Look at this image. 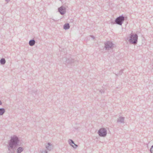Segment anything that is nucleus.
I'll return each instance as SVG.
<instances>
[{"instance_id": "15", "label": "nucleus", "mask_w": 153, "mask_h": 153, "mask_svg": "<svg viewBox=\"0 0 153 153\" xmlns=\"http://www.w3.org/2000/svg\"><path fill=\"white\" fill-rule=\"evenodd\" d=\"M69 144L72 146L74 144V142L71 139H70L68 140Z\"/></svg>"}, {"instance_id": "10", "label": "nucleus", "mask_w": 153, "mask_h": 153, "mask_svg": "<svg viewBox=\"0 0 153 153\" xmlns=\"http://www.w3.org/2000/svg\"><path fill=\"white\" fill-rule=\"evenodd\" d=\"M36 43V41L33 39L30 40L29 42V44L30 46H33Z\"/></svg>"}, {"instance_id": "7", "label": "nucleus", "mask_w": 153, "mask_h": 153, "mask_svg": "<svg viewBox=\"0 0 153 153\" xmlns=\"http://www.w3.org/2000/svg\"><path fill=\"white\" fill-rule=\"evenodd\" d=\"M58 11L61 15H63L66 13V8L63 6L58 8Z\"/></svg>"}, {"instance_id": "19", "label": "nucleus", "mask_w": 153, "mask_h": 153, "mask_svg": "<svg viewBox=\"0 0 153 153\" xmlns=\"http://www.w3.org/2000/svg\"><path fill=\"white\" fill-rule=\"evenodd\" d=\"M41 153H48V152L46 150H42L41 152Z\"/></svg>"}, {"instance_id": "17", "label": "nucleus", "mask_w": 153, "mask_h": 153, "mask_svg": "<svg viewBox=\"0 0 153 153\" xmlns=\"http://www.w3.org/2000/svg\"><path fill=\"white\" fill-rule=\"evenodd\" d=\"M72 146L73 148L76 149L78 147V145L74 143V144L73 146Z\"/></svg>"}, {"instance_id": "18", "label": "nucleus", "mask_w": 153, "mask_h": 153, "mask_svg": "<svg viewBox=\"0 0 153 153\" xmlns=\"http://www.w3.org/2000/svg\"><path fill=\"white\" fill-rule=\"evenodd\" d=\"M150 151L151 153H153V145L151 147Z\"/></svg>"}, {"instance_id": "11", "label": "nucleus", "mask_w": 153, "mask_h": 153, "mask_svg": "<svg viewBox=\"0 0 153 153\" xmlns=\"http://www.w3.org/2000/svg\"><path fill=\"white\" fill-rule=\"evenodd\" d=\"M70 27L69 24L68 23H65L63 26V28L65 30L68 29Z\"/></svg>"}, {"instance_id": "1", "label": "nucleus", "mask_w": 153, "mask_h": 153, "mask_svg": "<svg viewBox=\"0 0 153 153\" xmlns=\"http://www.w3.org/2000/svg\"><path fill=\"white\" fill-rule=\"evenodd\" d=\"M19 142V139L17 136L15 135L11 136L7 146L8 149L7 153H14L17 146H20Z\"/></svg>"}, {"instance_id": "20", "label": "nucleus", "mask_w": 153, "mask_h": 153, "mask_svg": "<svg viewBox=\"0 0 153 153\" xmlns=\"http://www.w3.org/2000/svg\"><path fill=\"white\" fill-rule=\"evenodd\" d=\"M100 91L102 94V93H104L105 92L103 90H100Z\"/></svg>"}, {"instance_id": "24", "label": "nucleus", "mask_w": 153, "mask_h": 153, "mask_svg": "<svg viewBox=\"0 0 153 153\" xmlns=\"http://www.w3.org/2000/svg\"><path fill=\"white\" fill-rule=\"evenodd\" d=\"M91 37L93 38H94V37L93 36H91Z\"/></svg>"}, {"instance_id": "14", "label": "nucleus", "mask_w": 153, "mask_h": 153, "mask_svg": "<svg viewBox=\"0 0 153 153\" xmlns=\"http://www.w3.org/2000/svg\"><path fill=\"white\" fill-rule=\"evenodd\" d=\"M0 63L2 65H4L6 63V60L4 58H1L0 60Z\"/></svg>"}, {"instance_id": "9", "label": "nucleus", "mask_w": 153, "mask_h": 153, "mask_svg": "<svg viewBox=\"0 0 153 153\" xmlns=\"http://www.w3.org/2000/svg\"><path fill=\"white\" fill-rule=\"evenodd\" d=\"M52 145L50 143H48L46 146V147L48 150L51 151L53 149Z\"/></svg>"}, {"instance_id": "21", "label": "nucleus", "mask_w": 153, "mask_h": 153, "mask_svg": "<svg viewBox=\"0 0 153 153\" xmlns=\"http://www.w3.org/2000/svg\"><path fill=\"white\" fill-rule=\"evenodd\" d=\"M111 23L112 24H116L115 22V21H114V22L111 21Z\"/></svg>"}, {"instance_id": "23", "label": "nucleus", "mask_w": 153, "mask_h": 153, "mask_svg": "<svg viewBox=\"0 0 153 153\" xmlns=\"http://www.w3.org/2000/svg\"><path fill=\"white\" fill-rule=\"evenodd\" d=\"M10 0H5V1L7 2L8 3Z\"/></svg>"}, {"instance_id": "6", "label": "nucleus", "mask_w": 153, "mask_h": 153, "mask_svg": "<svg viewBox=\"0 0 153 153\" xmlns=\"http://www.w3.org/2000/svg\"><path fill=\"white\" fill-rule=\"evenodd\" d=\"M65 59V63L67 65H72L74 63L77 64L78 63V61L73 59L71 57L67 58H66Z\"/></svg>"}, {"instance_id": "16", "label": "nucleus", "mask_w": 153, "mask_h": 153, "mask_svg": "<svg viewBox=\"0 0 153 153\" xmlns=\"http://www.w3.org/2000/svg\"><path fill=\"white\" fill-rule=\"evenodd\" d=\"M123 69L121 70L119 72V73L118 74H115L117 76H118L121 75L123 73Z\"/></svg>"}, {"instance_id": "3", "label": "nucleus", "mask_w": 153, "mask_h": 153, "mask_svg": "<svg viewBox=\"0 0 153 153\" xmlns=\"http://www.w3.org/2000/svg\"><path fill=\"white\" fill-rule=\"evenodd\" d=\"M124 20V17L123 15H122L115 19V22L116 24L121 25Z\"/></svg>"}, {"instance_id": "8", "label": "nucleus", "mask_w": 153, "mask_h": 153, "mask_svg": "<svg viewBox=\"0 0 153 153\" xmlns=\"http://www.w3.org/2000/svg\"><path fill=\"white\" fill-rule=\"evenodd\" d=\"M125 117L121 116L119 117V118L117 119V122L120 123H124Z\"/></svg>"}, {"instance_id": "13", "label": "nucleus", "mask_w": 153, "mask_h": 153, "mask_svg": "<svg viewBox=\"0 0 153 153\" xmlns=\"http://www.w3.org/2000/svg\"><path fill=\"white\" fill-rule=\"evenodd\" d=\"M5 109L4 108H0V115H3L5 112Z\"/></svg>"}, {"instance_id": "22", "label": "nucleus", "mask_w": 153, "mask_h": 153, "mask_svg": "<svg viewBox=\"0 0 153 153\" xmlns=\"http://www.w3.org/2000/svg\"><path fill=\"white\" fill-rule=\"evenodd\" d=\"M2 102H1V101L0 100V105H2Z\"/></svg>"}, {"instance_id": "4", "label": "nucleus", "mask_w": 153, "mask_h": 153, "mask_svg": "<svg viewBox=\"0 0 153 153\" xmlns=\"http://www.w3.org/2000/svg\"><path fill=\"white\" fill-rule=\"evenodd\" d=\"M105 48L106 50L112 49L114 47V44L111 42L107 41L104 43Z\"/></svg>"}, {"instance_id": "2", "label": "nucleus", "mask_w": 153, "mask_h": 153, "mask_svg": "<svg viewBox=\"0 0 153 153\" xmlns=\"http://www.w3.org/2000/svg\"><path fill=\"white\" fill-rule=\"evenodd\" d=\"M138 38V36L137 34L131 33L130 34L128 41L131 44H136L137 42Z\"/></svg>"}, {"instance_id": "5", "label": "nucleus", "mask_w": 153, "mask_h": 153, "mask_svg": "<svg viewBox=\"0 0 153 153\" xmlns=\"http://www.w3.org/2000/svg\"><path fill=\"white\" fill-rule=\"evenodd\" d=\"M98 134L100 137H105L107 135V130L105 128H101L98 130Z\"/></svg>"}, {"instance_id": "12", "label": "nucleus", "mask_w": 153, "mask_h": 153, "mask_svg": "<svg viewBox=\"0 0 153 153\" xmlns=\"http://www.w3.org/2000/svg\"><path fill=\"white\" fill-rule=\"evenodd\" d=\"M24 150V149L22 147H18L17 149L16 152L17 153H21Z\"/></svg>"}]
</instances>
